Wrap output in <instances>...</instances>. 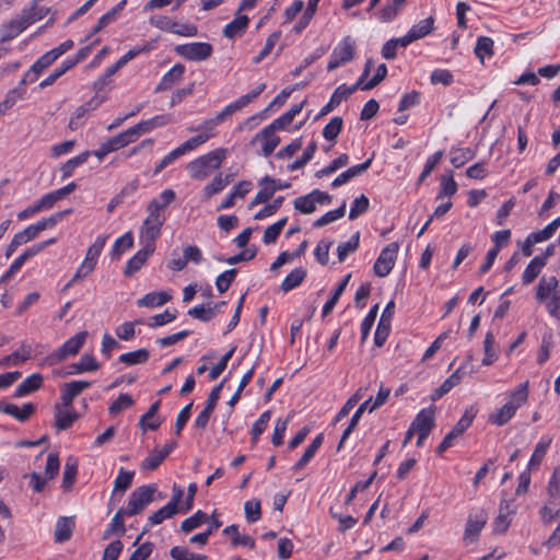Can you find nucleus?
Listing matches in <instances>:
<instances>
[{"label":"nucleus","instance_id":"25","mask_svg":"<svg viewBox=\"0 0 560 560\" xmlns=\"http://www.w3.org/2000/svg\"><path fill=\"white\" fill-rule=\"evenodd\" d=\"M163 225L156 223H147L143 221L140 229V240L143 245H150L155 250V241L161 234Z\"/></svg>","mask_w":560,"mask_h":560},{"label":"nucleus","instance_id":"41","mask_svg":"<svg viewBox=\"0 0 560 560\" xmlns=\"http://www.w3.org/2000/svg\"><path fill=\"white\" fill-rule=\"evenodd\" d=\"M451 163L459 168L475 158V151L469 148L455 149L451 151Z\"/></svg>","mask_w":560,"mask_h":560},{"label":"nucleus","instance_id":"16","mask_svg":"<svg viewBox=\"0 0 560 560\" xmlns=\"http://www.w3.org/2000/svg\"><path fill=\"white\" fill-rule=\"evenodd\" d=\"M277 130L269 131L267 130V126L260 130L252 140V143H255L257 140L264 139L265 142L261 148V152L264 156H269L272 154L275 149L280 144V138L276 135Z\"/></svg>","mask_w":560,"mask_h":560},{"label":"nucleus","instance_id":"1","mask_svg":"<svg viewBox=\"0 0 560 560\" xmlns=\"http://www.w3.org/2000/svg\"><path fill=\"white\" fill-rule=\"evenodd\" d=\"M225 156L226 150L220 148L195 159L187 164L190 177L195 180L206 179L213 171L220 168Z\"/></svg>","mask_w":560,"mask_h":560},{"label":"nucleus","instance_id":"31","mask_svg":"<svg viewBox=\"0 0 560 560\" xmlns=\"http://www.w3.org/2000/svg\"><path fill=\"white\" fill-rule=\"evenodd\" d=\"M160 406H161V400H156L155 402H153L150 406L148 411L143 416H141V418L139 420V425H140V428L143 431H145V430L155 431L161 425L162 422L160 420H154V421H151V422H147L149 419L154 418V416L159 411Z\"/></svg>","mask_w":560,"mask_h":560},{"label":"nucleus","instance_id":"6","mask_svg":"<svg viewBox=\"0 0 560 560\" xmlns=\"http://www.w3.org/2000/svg\"><path fill=\"white\" fill-rule=\"evenodd\" d=\"M354 40L350 36H346L332 50L327 65L328 71H334L341 65L349 62L354 57Z\"/></svg>","mask_w":560,"mask_h":560},{"label":"nucleus","instance_id":"55","mask_svg":"<svg viewBox=\"0 0 560 560\" xmlns=\"http://www.w3.org/2000/svg\"><path fill=\"white\" fill-rule=\"evenodd\" d=\"M135 130L132 128H129L117 136L109 139L110 144L114 147L115 150H119L121 148H125L126 145L135 142L138 138L135 135Z\"/></svg>","mask_w":560,"mask_h":560},{"label":"nucleus","instance_id":"38","mask_svg":"<svg viewBox=\"0 0 560 560\" xmlns=\"http://www.w3.org/2000/svg\"><path fill=\"white\" fill-rule=\"evenodd\" d=\"M38 2L35 0L32 1V4L28 8H24L21 12L23 16L28 21V26L35 21H39L44 19L49 13V8L38 7Z\"/></svg>","mask_w":560,"mask_h":560},{"label":"nucleus","instance_id":"35","mask_svg":"<svg viewBox=\"0 0 560 560\" xmlns=\"http://www.w3.org/2000/svg\"><path fill=\"white\" fill-rule=\"evenodd\" d=\"M150 358V352L142 348L138 349L136 351L122 353L119 357V362L125 363L127 365H136V364H143L145 363Z\"/></svg>","mask_w":560,"mask_h":560},{"label":"nucleus","instance_id":"63","mask_svg":"<svg viewBox=\"0 0 560 560\" xmlns=\"http://www.w3.org/2000/svg\"><path fill=\"white\" fill-rule=\"evenodd\" d=\"M25 89L23 88H14L10 90L4 100L0 103V108L5 113L10 108L14 106V104L24 97Z\"/></svg>","mask_w":560,"mask_h":560},{"label":"nucleus","instance_id":"51","mask_svg":"<svg viewBox=\"0 0 560 560\" xmlns=\"http://www.w3.org/2000/svg\"><path fill=\"white\" fill-rule=\"evenodd\" d=\"M478 412V409L475 406L468 407L462 418L457 421V423L454 425V430L456 433L462 435L472 423L476 415Z\"/></svg>","mask_w":560,"mask_h":560},{"label":"nucleus","instance_id":"9","mask_svg":"<svg viewBox=\"0 0 560 560\" xmlns=\"http://www.w3.org/2000/svg\"><path fill=\"white\" fill-rule=\"evenodd\" d=\"M28 21L30 20L25 19L21 12L7 23H3L0 26V43H5L15 38L28 27Z\"/></svg>","mask_w":560,"mask_h":560},{"label":"nucleus","instance_id":"27","mask_svg":"<svg viewBox=\"0 0 560 560\" xmlns=\"http://www.w3.org/2000/svg\"><path fill=\"white\" fill-rule=\"evenodd\" d=\"M124 515H126V510L124 508H120L114 515L107 528L104 530L102 537L104 540L108 539L114 534L124 535L126 533Z\"/></svg>","mask_w":560,"mask_h":560},{"label":"nucleus","instance_id":"10","mask_svg":"<svg viewBox=\"0 0 560 560\" xmlns=\"http://www.w3.org/2000/svg\"><path fill=\"white\" fill-rule=\"evenodd\" d=\"M91 385L92 383L89 381H72L63 384L60 395L62 406L66 408L71 407L73 399L83 390L88 389Z\"/></svg>","mask_w":560,"mask_h":560},{"label":"nucleus","instance_id":"33","mask_svg":"<svg viewBox=\"0 0 560 560\" xmlns=\"http://www.w3.org/2000/svg\"><path fill=\"white\" fill-rule=\"evenodd\" d=\"M223 534L232 536V545L234 547L238 545L246 546L252 549L255 547V539L249 535H240L237 525L233 524L225 527L223 529Z\"/></svg>","mask_w":560,"mask_h":560},{"label":"nucleus","instance_id":"62","mask_svg":"<svg viewBox=\"0 0 560 560\" xmlns=\"http://www.w3.org/2000/svg\"><path fill=\"white\" fill-rule=\"evenodd\" d=\"M55 61L56 60L54 59L52 54L50 55L49 51L40 56L31 67L32 71L34 72V75L31 78V81H36L38 75Z\"/></svg>","mask_w":560,"mask_h":560},{"label":"nucleus","instance_id":"61","mask_svg":"<svg viewBox=\"0 0 560 560\" xmlns=\"http://www.w3.org/2000/svg\"><path fill=\"white\" fill-rule=\"evenodd\" d=\"M135 476V471L126 470L125 468H120L119 475L114 481V491H126L130 488L132 483V479Z\"/></svg>","mask_w":560,"mask_h":560},{"label":"nucleus","instance_id":"58","mask_svg":"<svg viewBox=\"0 0 560 560\" xmlns=\"http://www.w3.org/2000/svg\"><path fill=\"white\" fill-rule=\"evenodd\" d=\"M177 512H179V508H173L167 503L166 505L159 509L156 512L152 513L149 516V522L151 525L161 524L164 520L171 518Z\"/></svg>","mask_w":560,"mask_h":560},{"label":"nucleus","instance_id":"64","mask_svg":"<svg viewBox=\"0 0 560 560\" xmlns=\"http://www.w3.org/2000/svg\"><path fill=\"white\" fill-rule=\"evenodd\" d=\"M236 269H229L222 273H220L215 279V287L220 293H224L229 290L230 285L234 281L236 277Z\"/></svg>","mask_w":560,"mask_h":560},{"label":"nucleus","instance_id":"57","mask_svg":"<svg viewBox=\"0 0 560 560\" xmlns=\"http://www.w3.org/2000/svg\"><path fill=\"white\" fill-rule=\"evenodd\" d=\"M316 150L317 144L315 141H312L304 150L302 156L288 165V170L293 172L299 168H302L306 163H308L313 159Z\"/></svg>","mask_w":560,"mask_h":560},{"label":"nucleus","instance_id":"30","mask_svg":"<svg viewBox=\"0 0 560 560\" xmlns=\"http://www.w3.org/2000/svg\"><path fill=\"white\" fill-rule=\"evenodd\" d=\"M78 474V460L69 457L65 464L61 487L63 491H70L73 487Z\"/></svg>","mask_w":560,"mask_h":560},{"label":"nucleus","instance_id":"34","mask_svg":"<svg viewBox=\"0 0 560 560\" xmlns=\"http://www.w3.org/2000/svg\"><path fill=\"white\" fill-rule=\"evenodd\" d=\"M306 277V270L302 267L292 270L282 281L280 288L283 292H289L299 287Z\"/></svg>","mask_w":560,"mask_h":560},{"label":"nucleus","instance_id":"11","mask_svg":"<svg viewBox=\"0 0 560 560\" xmlns=\"http://www.w3.org/2000/svg\"><path fill=\"white\" fill-rule=\"evenodd\" d=\"M358 89L359 84H353L351 86H347L346 84L339 85L330 96L329 102L320 109L319 116L329 114L337 106H339L342 100L350 97V95Z\"/></svg>","mask_w":560,"mask_h":560},{"label":"nucleus","instance_id":"23","mask_svg":"<svg viewBox=\"0 0 560 560\" xmlns=\"http://www.w3.org/2000/svg\"><path fill=\"white\" fill-rule=\"evenodd\" d=\"M69 369L70 370L67 374H81L84 372L97 371L100 369V363L96 361L94 355L83 354L81 359L78 362L72 363Z\"/></svg>","mask_w":560,"mask_h":560},{"label":"nucleus","instance_id":"36","mask_svg":"<svg viewBox=\"0 0 560 560\" xmlns=\"http://www.w3.org/2000/svg\"><path fill=\"white\" fill-rule=\"evenodd\" d=\"M457 191V184L454 180L453 173L448 175L444 174L441 176L440 190L436 195V199H443L444 197H452Z\"/></svg>","mask_w":560,"mask_h":560},{"label":"nucleus","instance_id":"8","mask_svg":"<svg viewBox=\"0 0 560 560\" xmlns=\"http://www.w3.org/2000/svg\"><path fill=\"white\" fill-rule=\"evenodd\" d=\"M398 249L399 244L396 242L388 244L382 249L373 266V271L377 277L384 278L390 273L396 261Z\"/></svg>","mask_w":560,"mask_h":560},{"label":"nucleus","instance_id":"21","mask_svg":"<svg viewBox=\"0 0 560 560\" xmlns=\"http://www.w3.org/2000/svg\"><path fill=\"white\" fill-rule=\"evenodd\" d=\"M127 3V0H121L118 2L114 8H112L108 12H106L104 15H102L97 23L92 28L90 36H93L101 32L103 28H105L107 25H109L112 22H114L119 13L124 10L125 5Z\"/></svg>","mask_w":560,"mask_h":560},{"label":"nucleus","instance_id":"59","mask_svg":"<svg viewBox=\"0 0 560 560\" xmlns=\"http://www.w3.org/2000/svg\"><path fill=\"white\" fill-rule=\"evenodd\" d=\"M551 440L549 438H542L538 444L536 445L534 453L532 454V457L529 459L528 466L529 467H536L540 464L542 460Z\"/></svg>","mask_w":560,"mask_h":560},{"label":"nucleus","instance_id":"15","mask_svg":"<svg viewBox=\"0 0 560 560\" xmlns=\"http://www.w3.org/2000/svg\"><path fill=\"white\" fill-rule=\"evenodd\" d=\"M185 73V66L182 63H176L173 66L172 69H170L161 79L159 84L155 88V92H163L171 90L174 84L179 82Z\"/></svg>","mask_w":560,"mask_h":560},{"label":"nucleus","instance_id":"20","mask_svg":"<svg viewBox=\"0 0 560 560\" xmlns=\"http://www.w3.org/2000/svg\"><path fill=\"white\" fill-rule=\"evenodd\" d=\"M43 376L42 374L35 373L27 376L16 388L14 392V397H24L30 395L37 389H39L43 385Z\"/></svg>","mask_w":560,"mask_h":560},{"label":"nucleus","instance_id":"24","mask_svg":"<svg viewBox=\"0 0 560 560\" xmlns=\"http://www.w3.org/2000/svg\"><path fill=\"white\" fill-rule=\"evenodd\" d=\"M324 442L323 433H319L315 436L312 443L306 447L301 458L294 464L293 470L298 471L303 469L314 457L318 448L322 446Z\"/></svg>","mask_w":560,"mask_h":560},{"label":"nucleus","instance_id":"19","mask_svg":"<svg viewBox=\"0 0 560 560\" xmlns=\"http://www.w3.org/2000/svg\"><path fill=\"white\" fill-rule=\"evenodd\" d=\"M244 108L240 98L235 102L225 106L220 113H218L213 118L203 122V127L206 130H211L214 126L223 122L228 117L232 116L234 113Z\"/></svg>","mask_w":560,"mask_h":560},{"label":"nucleus","instance_id":"52","mask_svg":"<svg viewBox=\"0 0 560 560\" xmlns=\"http://www.w3.org/2000/svg\"><path fill=\"white\" fill-rule=\"evenodd\" d=\"M407 0H393V2L378 12V18L382 22H390L396 18L398 12L405 5Z\"/></svg>","mask_w":560,"mask_h":560},{"label":"nucleus","instance_id":"46","mask_svg":"<svg viewBox=\"0 0 560 560\" xmlns=\"http://www.w3.org/2000/svg\"><path fill=\"white\" fill-rule=\"evenodd\" d=\"M433 23L434 19L433 16H429L422 21H420L418 24L413 25L408 33L412 35L413 40L423 38L428 34L431 33L433 30Z\"/></svg>","mask_w":560,"mask_h":560},{"label":"nucleus","instance_id":"17","mask_svg":"<svg viewBox=\"0 0 560 560\" xmlns=\"http://www.w3.org/2000/svg\"><path fill=\"white\" fill-rule=\"evenodd\" d=\"M305 103H306V101H303L299 104L292 105L289 110H287L283 115H281L277 119H275L270 125H268L267 130L272 131V130L284 129L287 126H289L293 121L294 117L301 113Z\"/></svg>","mask_w":560,"mask_h":560},{"label":"nucleus","instance_id":"2","mask_svg":"<svg viewBox=\"0 0 560 560\" xmlns=\"http://www.w3.org/2000/svg\"><path fill=\"white\" fill-rule=\"evenodd\" d=\"M523 404H525V384H520L512 393L510 400L500 409L488 416V421L501 427L509 422Z\"/></svg>","mask_w":560,"mask_h":560},{"label":"nucleus","instance_id":"5","mask_svg":"<svg viewBox=\"0 0 560 560\" xmlns=\"http://www.w3.org/2000/svg\"><path fill=\"white\" fill-rule=\"evenodd\" d=\"M488 521V513L483 509H474L469 512L463 539L474 544Z\"/></svg>","mask_w":560,"mask_h":560},{"label":"nucleus","instance_id":"50","mask_svg":"<svg viewBox=\"0 0 560 560\" xmlns=\"http://www.w3.org/2000/svg\"><path fill=\"white\" fill-rule=\"evenodd\" d=\"M476 56L483 61L486 57L493 55V40L487 36H480L475 46Z\"/></svg>","mask_w":560,"mask_h":560},{"label":"nucleus","instance_id":"22","mask_svg":"<svg viewBox=\"0 0 560 560\" xmlns=\"http://www.w3.org/2000/svg\"><path fill=\"white\" fill-rule=\"evenodd\" d=\"M249 19L247 15L237 13L235 19L225 25L223 35L230 39L241 36L246 31Z\"/></svg>","mask_w":560,"mask_h":560},{"label":"nucleus","instance_id":"14","mask_svg":"<svg viewBox=\"0 0 560 560\" xmlns=\"http://www.w3.org/2000/svg\"><path fill=\"white\" fill-rule=\"evenodd\" d=\"M514 511L515 505L513 504V501L503 499L500 505L499 514L493 522V532L495 534H503L506 532L510 526V520H508V516L511 513H514Z\"/></svg>","mask_w":560,"mask_h":560},{"label":"nucleus","instance_id":"32","mask_svg":"<svg viewBox=\"0 0 560 560\" xmlns=\"http://www.w3.org/2000/svg\"><path fill=\"white\" fill-rule=\"evenodd\" d=\"M172 296L162 291L145 294L142 299L138 300L137 304L143 307H155L167 303Z\"/></svg>","mask_w":560,"mask_h":560},{"label":"nucleus","instance_id":"43","mask_svg":"<svg viewBox=\"0 0 560 560\" xmlns=\"http://www.w3.org/2000/svg\"><path fill=\"white\" fill-rule=\"evenodd\" d=\"M558 287V280L555 277L541 278L537 287V299L546 300L550 294H555Z\"/></svg>","mask_w":560,"mask_h":560},{"label":"nucleus","instance_id":"13","mask_svg":"<svg viewBox=\"0 0 560 560\" xmlns=\"http://www.w3.org/2000/svg\"><path fill=\"white\" fill-rule=\"evenodd\" d=\"M154 253L150 245H143V248L138 250L126 264L124 275L126 277L132 276L139 271L147 262L148 258Z\"/></svg>","mask_w":560,"mask_h":560},{"label":"nucleus","instance_id":"39","mask_svg":"<svg viewBox=\"0 0 560 560\" xmlns=\"http://www.w3.org/2000/svg\"><path fill=\"white\" fill-rule=\"evenodd\" d=\"M90 155H91L90 151H85V152H82L79 155L68 160L61 166L62 179L70 177L78 166L84 164L88 161Z\"/></svg>","mask_w":560,"mask_h":560},{"label":"nucleus","instance_id":"3","mask_svg":"<svg viewBox=\"0 0 560 560\" xmlns=\"http://www.w3.org/2000/svg\"><path fill=\"white\" fill-rule=\"evenodd\" d=\"M88 335L89 332L83 330L69 338L60 348L48 354L45 359V362L48 365H55L62 362L70 355L78 354L80 349L85 343Z\"/></svg>","mask_w":560,"mask_h":560},{"label":"nucleus","instance_id":"29","mask_svg":"<svg viewBox=\"0 0 560 560\" xmlns=\"http://www.w3.org/2000/svg\"><path fill=\"white\" fill-rule=\"evenodd\" d=\"M78 418L75 411H62L59 405H55V427L58 431L68 430Z\"/></svg>","mask_w":560,"mask_h":560},{"label":"nucleus","instance_id":"44","mask_svg":"<svg viewBox=\"0 0 560 560\" xmlns=\"http://www.w3.org/2000/svg\"><path fill=\"white\" fill-rule=\"evenodd\" d=\"M360 243V233L355 232L348 242L341 243L337 247L338 260L342 262L350 253L358 249Z\"/></svg>","mask_w":560,"mask_h":560},{"label":"nucleus","instance_id":"56","mask_svg":"<svg viewBox=\"0 0 560 560\" xmlns=\"http://www.w3.org/2000/svg\"><path fill=\"white\" fill-rule=\"evenodd\" d=\"M133 246V237L131 232L125 233L122 236L115 241L112 257L118 259L125 249H129Z\"/></svg>","mask_w":560,"mask_h":560},{"label":"nucleus","instance_id":"37","mask_svg":"<svg viewBox=\"0 0 560 560\" xmlns=\"http://www.w3.org/2000/svg\"><path fill=\"white\" fill-rule=\"evenodd\" d=\"M209 516L206 512L198 510L194 515L184 520L180 524V530L183 533H190L194 529L198 528L201 524L207 522Z\"/></svg>","mask_w":560,"mask_h":560},{"label":"nucleus","instance_id":"45","mask_svg":"<svg viewBox=\"0 0 560 560\" xmlns=\"http://www.w3.org/2000/svg\"><path fill=\"white\" fill-rule=\"evenodd\" d=\"M349 163V156L346 153L340 154L338 158L332 160L327 166H325L322 170H318L315 173V176L317 178H322L324 176H328L332 173H335L337 170L346 166Z\"/></svg>","mask_w":560,"mask_h":560},{"label":"nucleus","instance_id":"48","mask_svg":"<svg viewBox=\"0 0 560 560\" xmlns=\"http://www.w3.org/2000/svg\"><path fill=\"white\" fill-rule=\"evenodd\" d=\"M343 127V119L336 116L323 129V137L328 141H335Z\"/></svg>","mask_w":560,"mask_h":560},{"label":"nucleus","instance_id":"7","mask_svg":"<svg viewBox=\"0 0 560 560\" xmlns=\"http://www.w3.org/2000/svg\"><path fill=\"white\" fill-rule=\"evenodd\" d=\"M175 52L190 61H203L212 55L213 47L209 43L195 42L177 45Z\"/></svg>","mask_w":560,"mask_h":560},{"label":"nucleus","instance_id":"47","mask_svg":"<svg viewBox=\"0 0 560 560\" xmlns=\"http://www.w3.org/2000/svg\"><path fill=\"white\" fill-rule=\"evenodd\" d=\"M287 221L288 218L285 217L280 219L276 223L269 225L264 232L262 242L267 245L275 243L278 240L283 228L285 226Z\"/></svg>","mask_w":560,"mask_h":560},{"label":"nucleus","instance_id":"12","mask_svg":"<svg viewBox=\"0 0 560 560\" xmlns=\"http://www.w3.org/2000/svg\"><path fill=\"white\" fill-rule=\"evenodd\" d=\"M434 407H429L422 409L413 419L410 427L412 430H415L417 433L419 432H425L431 433L432 429L434 428Z\"/></svg>","mask_w":560,"mask_h":560},{"label":"nucleus","instance_id":"42","mask_svg":"<svg viewBox=\"0 0 560 560\" xmlns=\"http://www.w3.org/2000/svg\"><path fill=\"white\" fill-rule=\"evenodd\" d=\"M176 198L175 191L173 189L163 190L158 198L152 199L149 202V206L153 208V210L163 213V210L172 203Z\"/></svg>","mask_w":560,"mask_h":560},{"label":"nucleus","instance_id":"54","mask_svg":"<svg viewBox=\"0 0 560 560\" xmlns=\"http://www.w3.org/2000/svg\"><path fill=\"white\" fill-rule=\"evenodd\" d=\"M319 1L320 0H308L306 10L304 11L300 21L294 26L295 33H301L310 24L311 20L313 19L316 12Z\"/></svg>","mask_w":560,"mask_h":560},{"label":"nucleus","instance_id":"53","mask_svg":"<svg viewBox=\"0 0 560 560\" xmlns=\"http://www.w3.org/2000/svg\"><path fill=\"white\" fill-rule=\"evenodd\" d=\"M170 556L173 560H206L205 555L191 552L188 548L183 546H175L170 550Z\"/></svg>","mask_w":560,"mask_h":560},{"label":"nucleus","instance_id":"4","mask_svg":"<svg viewBox=\"0 0 560 560\" xmlns=\"http://www.w3.org/2000/svg\"><path fill=\"white\" fill-rule=\"evenodd\" d=\"M156 485H147L136 488L128 500L126 515L133 516L143 511L153 500V495L156 492Z\"/></svg>","mask_w":560,"mask_h":560},{"label":"nucleus","instance_id":"18","mask_svg":"<svg viewBox=\"0 0 560 560\" xmlns=\"http://www.w3.org/2000/svg\"><path fill=\"white\" fill-rule=\"evenodd\" d=\"M75 523L73 517L60 516L57 520L55 528V540L56 542L68 541L73 533Z\"/></svg>","mask_w":560,"mask_h":560},{"label":"nucleus","instance_id":"60","mask_svg":"<svg viewBox=\"0 0 560 560\" xmlns=\"http://www.w3.org/2000/svg\"><path fill=\"white\" fill-rule=\"evenodd\" d=\"M493 346H494V335L491 331H488L485 337V341H483V351H485V357L482 359L483 365H490L497 359L498 355L493 349Z\"/></svg>","mask_w":560,"mask_h":560},{"label":"nucleus","instance_id":"49","mask_svg":"<svg viewBox=\"0 0 560 560\" xmlns=\"http://www.w3.org/2000/svg\"><path fill=\"white\" fill-rule=\"evenodd\" d=\"M346 213V201L342 202V205L331 211L326 212L324 215L318 218L314 223V228H322L324 225H327L329 223L335 222L336 220L342 218Z\"/></svg>","mask_w":560,"mask_h":560},{"label":"nucleus","instance_id":"40","mask_svg":"<svg viewBox=\"0 0 560 560\" xmlns=\"http://www.w3.org/2000/svg\"><path fill=\"white\" fill-rule=\"evenodd\" d=\"M350 278H351V275L350 273L347 275L336 287L331 298L325 303V305L323 307V317L327 316L334 310L340 295L343 293Z\"/></svg>","mask_w":560,"mask_h":560},{"label":"nucleus","instance_id":"28","mask_svg":"<svg viewBox=\"0 0 560 560\" xmlns=\"http://www.w3.org/2000/svg\"><path fill=\"white\" fill-rule=\"evenodd\" d=\"M559 226H560V217L555 219L551 223H549L542 230L527 235V248L535 243H539V242L550 238L553 235V233L558 230Z\"/></svg>","mask_w":560,"mask_h":560},{"label":"nucleus","instance_id":"26","mask_svg":"<svg viewBox=\"0 0 560 560\" xmlns=\"http://www.w3.org/2000/svg\"><path fill=\"white\" fill-rule=\"evenodd\" d=\"M32 357V347L27 343H22L20 348L11 354L0 360V365H16L19 362H24Z\"/></svg>","mask_w":560,"mask_h":560}]
</instances>
